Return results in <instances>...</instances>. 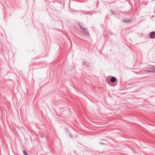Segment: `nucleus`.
Wrapping results in <instances>:
<instances>
[{"label": "nucleus", "instance_id": "2", "mask_svg": "<svg viewBox=\"0 0 155 155\" xmlns=\"http://www.w3.org/2000/svg\"><path fill=\"white\" fill-rule=\"evenodd\" d=\"M83 33L86 35H88L89 34L88 32L86 30H84L83 31Z\"/></svg>", "mask_w": 155, "mask_h": 155}, {"label": "nucleus", "instance_id": "4", "mask_svg": "<svg viewBox=\"0 0 155 155\" xmlns=\"http://www.w3.org/2000/svg\"><path fill=\"white\" fill-rule=\"evenodd\" d=\"M23 153L24 154V155H28L27 152L25 150H23Z\"/></svg>", "mask_w": 155, "mask_h": 155}, {"label": "nucleus", "instance_id": "5", "mask_svg": "<svg viewBox=\"0 0 155 155\" xmlns=\"http://www.w3.org/2000/svg\"><path fill=\"white\" fill-rule=\"evenodd\" d=\"M154 73H155V67L154 68L153 70L152 71Z\"/></svg>", "mask_w": 155, "mask_h": 155}, {"label": "nucleus", "instance_id": "1", "mask_svg": "<svg viewBox=\"0 0 155 155\" xmlns=\"http://www.w3.org/2000/svg\"><path fill=\"white\" fill-rule=\"evenodd\" d=\"M150 37L151 38H155V32H153L150 34Z\"/></svg>", "mask_w": 155, "mask_h": 155}, {"label": "nucleus", "instance_id": "3", "mask_svg": "<svg viewBox=\"0 0 155 155\" xmlns=\"http://www.w3.org/2000/svg\"><path fill=\"white\" fill-rule=\"evenodd\" d=\"M115 78L114 77L111 78L110 81L112 82H114L115 81Z\"/></svg>", "mask_w": 155, "mask_h": 155}]
</instances>
